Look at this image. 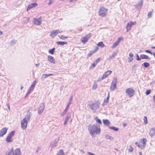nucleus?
<instances>
[{"label":"nucleus","mask_w":155,"mask_h":155,"mask_svg":"<svg viewBox=\"0 0 155 155\" xmlns=\"http://www.w3.org/2000/svg\"><path fill=\"white\" fill-rule=\"evenodd\" d=\"M125 92L127 96H128L130 97H131L134 94V90L132 88H129L126 89Z\"/></svg>","instance_id":"4"},{"label":"nucleus","mask_w":155,"mask_h":155,"mask_svg":"<svg viewBox=\"0 0 155 155\" xmlns=\"http://www.w3.org/2000/svg\"><path fill=\"white\" fill-rule=\"evenodd\" d=\"M109 128L116 131H118V129L117 128L114 127H110Z\"/></svg>","instance_id":"35"},{"label":"nucleus","mask_w":155,"mask_h":155,"mask_svg":"<svg viewBox=\"0 0 155 155\" xmlns=\"http://www.w3.org/2000/svg\"><path fill=\"white\" fill-rule=\"evenodd\" d=\"M96 51L97 50H95L93 51H91L89 54H88L87 57H90L94 53L96 52Z\"/></svg>","instance_id":"29"},{"label":"nucleus","mask_w":155,"mask_h":155,"mask_svg":"<svg viewBox=\"0 0 155 155\" xmlns=\"http://www.w3.org/2000/svg\"><path fill=\"white\" fill-rule=\"evenodd\" d=\"M36 81H34L33 83L31 85L28 91V92L26 95L25 97L28 96L29 95V94L31 93V91L33 90L34 88L35 87V86L36 84Z\"/></svg>","instance_id":"10"},{"label":"nucleus","mask_w":155,"mask_h":155,"mask_svg":"<svg viewBox=\"0 0 155 155\" xmlns=\"http://www.w3.org/2000/svg\"><path fill=\"white\" fill-rule=\"evenodd\" d=\"M91 33H89L88 34H87L84 37L82 38L81 39V42L83 44L86 43L88 39L91 36Z\"/></svg>","instance_id":"7"},{"label":"nucleus","mask_w":155,"mask_h":155,"mask_svg":"<svg viewBox=\"0 0 155 155\" xmlns=\"http://www.w3.org/2000/svg\"><path fill=\"white\" fill-rule=\"evenodd\" d=\"M13 149L12 148L10 150L8 151V153H6V155H12L13 154Z\"/></svg>","instance_id":"31"},{"label":"nucleus","mask_w":155,"mask_h":155,"mask_svg":"<svg viewBox=\"0 0 155 155\" xmlns=\"http://www.w3.org/2000/svg\"><path fill=\"white\" fill-rule=\"evenodd\" d=\"M37 5V4L36 3H32L29 4L27 8V10H28V9H31L33 7H35Z\"/></svg>","instance_id":"19"},{"label":"nucleus","mask_w":155,"mask_h":155,"mask_svg":"<svg viewBox=\"0 0 155 155\" xmlns=\"http://www.w3.org/2000/svg\"><path fill=\"white\" fill-rule=\"evenodd\" d=\"M57 44L58 45H61L62 46L64 45V44H67V42H63V41H58L56 42Z\"/></svg>","instance_id":"26"},{"label":"nucleus","mask_w":155,"mask_h":155,"mask_svg":"<svg viewBox=\"0 0 155 155\" xmlns=\"http://www.w3.org/2000/svg\"><path fill=\"white\" fill-rule=\"evenodd\" d=\"M109 98V93H108V95L106 99H105L104 101V103L106 104L108 102V100Z\"/></svg>","instance_id":"33"},{"label":"nucleus","mask_w":155,"mask_h":155,"mask_svg":"<svg viewBox=\"0 0 155 155\" xmlns=\"http://www.w3.org/2000/svg\"><path fill=\"white\" fill-rule=\"evenodd\" d=\"M142 66H144V67H145L146 68H147L149 66L150 64L149 63L146 62H144L143 64H142Z\"/></svg>","instance_id":"34"},{"label":"nucleus","mask_w":155,"mask_h":155,"mask_svg":"<svg viewBox=\"0 0 155 155\" xmlns=\"http://www.w3.org/2000/svg\"><path fill=\"white\" fill-rule=\"evenodd\" d=\"M136 23V22L135 21H130L128 23L126 26V28L127 29V32H128L130 30L132 26L133 25H135Z\"/></svg>","instance_id":"9"},{"label":"nucleus","mask_w":155,"mask_h":155,"mask_svg":"<svg viewBox=\"0 0 155 155\" xmlns=\"http://www.w3.org/2000/svg\"><path fill=\"white\" fill-rule=\"evenodd\" d=\"M143 5V1L141 0L138 4L135 5L137 9H140Z\"/></svg>","instance_id":"20"},{"label":"nucleus","mask_w":155,"mask_h":155,"mask_svg":"<svg viewBox=\"0 0 155 155\" xmlns=\"http://www.w3.org/2000/svg\"><path fill=\"white\" fill-rule=\"evenodd\" d=\"M53 74H43L41 77V79L42 80H44L47 77L51 75H52Z\"/></svg>","instance_id":"21"},{"label":"nucleus","mask_w":155,"mask_h":155,"mask_svg":"<svg viewBox=\"0 0 155 155\" xmlns=\"http://www.w3.org/2000/svg\"><path fill=\"white\" fill-rule=\"evenodd\" d=\"M45 105L44 103H42L40 104L38 110V113L41 114L43 112L45 109Z\"/></svg>","instance_id":"11"},{"label":"nucleus","mask_w":155,"mask_h":155,"mask_svg":"<svg viewBox=\"0 0 155 155\" xmlns=\"http://www.w3.org/2000/svg\"><path fill=\"white\" fill-rule=\"evenodd\" d=\"M87 153L88 155H95L94 153H91L90 152H88Z\"/></svg>","instance_id":"62"},{"label":"nucleus","mask_w":155,"mask_h":155,"mask_svg":"<svg viewBox=\"0 0 155 155\" xmlns=\"http://www.w3.org/2000/svg\"><path fill=\"white\" fill-rule=\"evenodd\" d=\"M57 155H64V153L62 149H61L58 152Z\"/></svg>","instance_id":"30"},{"label":"nucleus","mask_w":155,"mask_h":155,"mask_svg":"<svg viewBox=\"0 0 155 155\" xmlns=\"http://www.w3.org/2000/svg\"><path fill=\"white\" fill-rule=\"evenodd\" d=\"M105 137L107 139H109L110 140H114V138L108 135H106L105 136Z\"/></svg>","instance_id":"32"},{"label":"nucleus","mask_w":155,"mask_h":155,"mask_svg":"<svg viewBox=\"0 0 155 155\" xmlns=\"http://www.w3.org/2000/svg\"><path fill=\"white\" fill-rule=\"evenodd\" d=\"M145 51L146 52L149 53V54H150L151 55H152L153 53L152 52H151L150 50H145Z\"/></svg>","instance_id":"55"},{"label":"nucleus","mask_w":155,"mask_h":155,"mask_svg":"<svg viewBox=\"0 0 155 155\" xmlns=\"http://www.w3.org/2000/svg\"><path fill=\"white\" fill-rule=\"evenodd\" d=\"M11 138H12L11 137L8 136L6 140V141L8 142H12V141L11 140Z\"/></svg>","instance_id":"39"},{"label":"nucleus","mask_w":155,"mask_h":155,"mask_svg":"<svg viewBox=\"0 0 155 155\" xmlns=\"http://www.w3.org/2000/svg\"><path fill=\"white\" fill-rule=\"evenodd\" d=\"M151 90H147L146 91V95H148L150 94L151 92Z\"/></svg>","instance_id":"48"},{"label":"nucleus","mask_w":155,"mask_h":155,"mask_svg":"<svg viewBox=\"0 0 155 155\" xmlns=\"http://www.w3.org/2000/svg\"><path fill=\"white\" fill-rule=\"evenodd\" d=\"M107 10H99V14L100 16L102 17H105L107 13Z\"/></svg>","instance_id":"14"},{"label":"nucleus","mask_w":155,"mask_h":155,"mask_svg":"<svg viewBox=\"0 0 155 155\" xmlns=\"http://www.w3.org/2000/svg\"><path fill=\"white\" fill-rule=\"evenodd\" d=\"M153 11H150L148 14L147 16L148 18H150L151 17L152 15Z\"/></svg>","instance_id":"44"},{"label":"nucleus","mask_w":155,"mask_h":155,"mask_svg":"<svg viewBox=\"0 0 155 155\" xmlns=\"http://www.w3.org/2000/svg\"><path fill=\"white\" fill-rule=\"evenodd\" d=\"M140 57L142 59H150V58H149L145 54H141L140 55Z\"/></svg>","instance_id":"23"},{"label":"nucleus","mask_w":155,"mask_h":155,"mask_svg":"<svg viewBox=\"0 0 155 155\" xmlns=\"http://www.w3.org/2000/svg\"><path fill=\"white\" fill-rule=\"evenodd\" d=\"M31 116V113L28 111L25 117L21 120V127L23 130H25L26 128L28 122Z\"/></svg>","instance_id":"2"},{"label":"nucleus","mask_w":155,"mask_h":155,"mask_svg":"<svg viewBox=\"0 0 155 155\" xmlns=\"http://www.w3.org/2000/svg\"><path fill=\"white\" fill-rule=\"evenodd\" d=\"M60 38L62 39V40H64L65 39H67L68 38V37H66L63 35H61L60 37H59Z\"/></svg>","instance_id":"45"},{"label":"nucleus","mask_w":155,"mask_h":155,"mask_svg":"<svg viewBox=\"0 0 155 155\" xmlns=\"http://www.w3.org/2000/svg\"><path fill=\"white\" fill-rule=\"evenodd\" d=\"M90 108H91L94 112L95 110L99 108V104L98 103L96 102L95 103L92 104V105H89Z\"/></svg>","instance_id":"6"},{"label":"nucleus","mask_w":155,"mask_h":155,"mask_svg":"<svg viewBox=\"0 0 155 155\" xmlns=\"http://www.w3.org/2000/svg\"><path fill=\"white\" fill-rule=\"evenodd\" d=\"M143 120H144V123L145 124H147L148 121L147 120V118L146 117L144 116Z\"/></svg>","instance_id":"43"},{"label":"nucleus","mask_w":155,"mask_h":155,"mask_svg":"<svg viewBox=\"0 0 155 155\" xmlns=\"http://www.w3.org/2000/svg\"><path fill=\"white\" fill-rule=\"evenodd\" d=\"M96 64L94 62L91 65V66L92 67V68H94L96 66Z\"/></svg>","instance_id":"57"},{"label":"nucleus","mask_w":155,"mask_h":155,"mask_svg":"<svg viewBox=\"0 0 155 155\" xmlns=\"http://www.w3.org/2000/svg\"><path fill=\"white\" fill-rule=\"evenodd\" d=\"M117 52H116V51H114L112 54L111 56H110L109 58V59H111V58H114L115 56L117 55Z\"/></svg>","instance_id":"28"},{"label":"nucleus","mask_w":155,"mask_h":155,"mask_svg":"<svg viewBox=\"0 0 155 155\" xmlns=\"http://www.w3.org/2000/svg\"><path fill=\"white\" fill-rule=\"evenodd\" d=\"M133 60V58H128V62H131Z\"/></svg>","instance_id":"54"},{"label":"nucleus","mask_w":155,"mask_h":155,"mask_svg":"<svg viewBox=\"0 0 155 155\" xmlns=\"http://www.w3.org/2000/svg\"><path fill=\"white\" fill-rule=\"evenodd\" d=\"M137 59L136 60L137 61H140L141 60V58H140L138 55L137 54H136Z\"/></svg>","instance_id":"51"},{"label":"nucleus","mask_w":155,"mask_h":155,"mask_svg":"<svg viewBox=\"0 0 155 155\" xmlns=\"http://www.w3.org/2000/svg\"><path fill=\"white\" fill-rule=\"evenodd\" d=\"M100 60H101V58H99L98 59H97V60H96L94 61V62H95V64H97L98 62H99L100 61Z\"/></svg>","instance_id":"50"},{"label":"nucleus","mask_w":155,"mask_h":155,"mask_svg":"<svg viewBox=\"0 0 155 155\" xmlns=\"http://www.w3.org/2000/svg\"><path fill=\"white\" fill-rule=\"evenodd\" d=\"M41 17H40L38 18H34L33 22V23H34L35 25H41Z\"/></svg>","instance_id":"8"},{"label":"nucleus","mask_w":155,"mask_h":155,"mask_svg":"<svg viewBox=\"0 0 155 155\" xmlns=\"http://www.w3.org/2000/svg\"><path fill=\"white\" fill-rule=\"evenodd\" d=\"M55 49V48H52V49H50L49 50V53L51 54H53Z\"/></svg>","instance_id":"37"},{"label":"nucleus","mask_w":155,"mask_h":155,"mask_svg":"<svg viewBox=\"0 0 155 155\" xmlns=\"http://www.w3.org/2000/svg\"><path fill=\"white\" fill-rule=\"evenodd\" d=\"M129 56L130 58H132L133 57L134 54L131 53H130L129 54Z\"/></svg>","instance_id":"59"},{"label":"nucleus","mask_w":155,"mask_h":155,"mask_svg":"<svg viewBox=\"0 0 155 155\" xmlns=\"http://www.w3.org/2000/svg\"><path fill=\"white\" fill-rule=\"evenodd\" d=\"M8 128L6 127L2 128L0 131V137H3L7 133Z\"/></svg>","instance_id":"12"},{"label":"nucleus","mask_w":155,"mask_h":155,"mask_svg":"<svg viewBox=\"0 0 155 155\" xmlns=\"http://www.w3.org/2000/svg\"><path fill=\"white\" fill-rule=\"evenodd\" d=\"M108 75L105 72L102 78V79H103L107 77Z\"/></svg>","instance_id":"47"},{"label":"nucleus","mask_w":155,"mask_h":155,"mask_svg":"<svg viewBox=\"0 0 155 155\" xmlns=\"http://www.w3.org/2000/svg\"><path fill=\"white\" fill-rule=\"evenodd\" d=\"M149 134L151 138L155 135V129L154 128H152L150 129Z\"/></svg>","instance_id":"16"},{"label":"nucleus","mask_w":155,"mask_h":155,"mask_svg":"<svg viewBox=\"0 0 155 155\" xmlns=\"http://www.w3.org/2000/svg\"><path fill=\"white\" fill-rule=\"evenodd\" d=\"M88 130L89 134L93 137H95V134H99L101 133L100 126L97 124H89L88 127Z\"/></svg>","instance_id":"1"},{"label":"nucleus","mask_w":155,"mask_h":155,"mask_svg":"<svg viewBox=\"0 0 155 155\" xmlns=\"http://www.w3.org/2000/svg\"><path fill=\"white\" fill-rule=\"evenodd\" d=\"M95 120L96 121V122L100 124H102V122L100 119H98L97 117H95L94 118Z\"/></svg>","instance_id":"25"},{"label":"nucleus","mask_w":155,"mask_h":155,"mask_svg":"<svg viewBox=\"0 0 155 155\" xmlns=\"http://www.w3.org/2000/svg\"><path fill=\"white\" fill-rule=\"evenodd\" d=\"M99 10H107V9H105L103 7H101L100 8Z\"/></svg>","instance_id":"61"},{"label":"nucleus","mask_w":155,"mask_h":155,"mask_svg":"<svg viewBox=\"0 0 155 155\" xmlns=\"http://www.w3.org/2000/svg\"><path fill=\"white\" fill-rule=\"evenodd\" d=\"M67 112L66 111H65L64 110L63 112H62L61 114V116H64V115Z\"/></svg>","instance_id":"56"},{"label":"nucleus","mask_w":155,"mask_h":155,"mask_svg":"<svg viewBox=\"0 0 155 155\" xmlns=\"http://www.w3.org/2000/svg\"><path fill=\"white\" fill-rule=\"evenodd\" d=\"M136 145L139 148H140V149H142L144 148V146H143V145H141L139 144V143L137 142L135 143Z\"/></svg>","instance_id":"27"},{"label":"nucleus","mask_w":155,"mask_h":155,"mask_svg":"<svg viewBox=\"0 0 155 155\" xmlns=\"http://www.w3.org/2000/svg\"><path fill=\"white\" fill-rule=\"evenodd\" d=\"M122 38L120 37L117 39L116 41L114 43L112 46V48H115L119 44L120 41L122 40Z\"/></svg>","instance_id":"15"},{"label":"nucleus","mask_w":155,"mask_h":155,"mask_svg":"<svg viewBox=\"0 0 155 155\" xmlns=\"http://www.w3.org/2000/svg\"><path fill=\"white\" fill-rule=\"evenodd\" d=\"M59 137H58L57 139H55L54 141L52 142L51 144V146L52 147H54L56 146L58 142L59 141Z\"/></svg>","instance_id":"17"},{"label":"nucleus","mask_w":155,"mask_h":155,"mask_svg":"<svg viewBox=\"0 0 155 155\" xmlns=\"http://www.w3.org/2000/svg\"><path fill=\"white\" fill-rule=\"evenodd\" d=\"M62 32V31H61L59 29L54 30L51 32L50 36L52 38H54L58 34Z\"/></svg>","instance_id":"5"},{"label":"nucleus","mask_w":155,"mask_h":155,"mask_svg":"<svg viewBox=\"0 0 155 155\" xmlns=\"http://www.w3.org/2000/svg\"><path fill=\"white\" fill-rule=\"evenodd\" d=\"M15 132L14 131H13L11 132L8 135L9 137H11V138L14 135V134H15Z\"/></svg>","instance_id":"42"},{"label":"nucleus","mask_w":155,"mask_h":155,"mask_svg":"<svg viewBox=\"0 0 155 155\" xmlns=\"http://www.w3.org/2000/svg\"><path fill=\"white\" fill-rule=\"evenodd\" d=\"M17 41L16 40H13L10 42V43L12 45H14L16 43Z\"/></svg>","instance_id":"46"},{"label":"nucleus","mask_w":155,"mask_h":155,"mask_svg":"<svg viewBox=\"0 0 155 155\" xmlns=\"http://www.w3.org/2000/svg\"><path fill=\"white\" fill-rule=\"evenodd\" d=\"M41 149V148L40 147H38L37 148V150H36V152L38 153V151L39 150Z\"/></svg>","instance_id":"60"},{"label":"nucleus","mask_w":155,"mask_h":155,"mask_svg":"<svg viewBox=\"0 0 155 155\" xmlns=\"http://www.w3.org/2000/svg\"><path fill=\"white\" fill-rule=\"evenodd\" d=\"M23 21L25 23H27L29 21V18L24 17L23 19Z\"/></svg>","instance_id":"40"},{"label":"nucleus","mask_w":155,"mask_h":155,"mask_svg":"<svg viewBox=\"0 0 155 155\" xmlns=\"http://www.w3.org/2000/svg\"><path fill=\"white\" fill-rule=\"evenodd\" d=\"M13 155H21L20 150L19 148H17L13 152Z\"/></svg>","instance_id":"18"},{"label":"nucleus","mask_w":155,"mask_h":155,"mask_svg":"<svg viewBox=\"0 0 155 155\" xmlns=\"http://www.w3.org/2000/svg\"><path fill=\"white\" fill-rule=\"evenodd\" d=\"M48 61L51 63H54V58L52 56L50 55L48 56Z\"/></svg>","instance_id":"24"},{"label":"nucleus","mask_w":155,"mask_h":155,"mask_svg":"<svg viewBox=\"0 0 155 155\" xmlns=\"http://www.w3.org/2000/svg\"><path fill=\"white\" fill-rule=\"evenodd\" d=\"M52 3V0H50L49 3H48L49 5H51Z\"/></svg>","instance_id":"64"},{"label":"nucleus","mask_w":155,"mask_h":155,"mask_svg":"<svg viewBox=\"0 0 155 155\" xmlns=\"http://www.w3.org/2000/svg\"><path fill=\"white\" fill-rule=\"evenodd\" d=\"M137 66V65L136 64H134L133 65V66L132 67V68H133V70H136V69L135 68H136Z\"/></svg>","instance_id":"58"},{"label":"nucleus","mask_w":155,"mask_h":155,"mask_svg":"<svg viewBox=\"0 0 155 155\" xmlns=\"http://www.w3.org/2000/svg\"><path fill=\"white\" fill-rule=\"evenodd\" d=\"M112 72V71H110L108 70L107 71H106L105 73L107 74L108 75L110 74Z\"/></svg>","instance_id":"52"},{"label":"nucleus","mask_w":155,"mask_h":155,"mask_svg":"<svg viewBox=\"0 0 155 155\" xmlns=\"http://www.w3.org/2000/svg\"><path fill=\"white\" fill-rule=\"evenodd\" d=\"M98 46L101 47H103L104 46V44L102 42H100L98 43L97 44Z\"/></svg>","instance_id":"38"},{"label":"nucleus","mask_w":155,"mask_h":155,"mask_svg":"<svg viewBox=\"0 0 155 155\" xmlns=\"http://www.w3.org/2000/svg\"><path fill=\"white\" fill-rule=\"evenodd\" d=\"M72 100H73V96H72L70 98V100H69V102L68 103L69 104H72Z\"/></svg>","instance_id":"49"},{"label":"nucleus","mask_w":155,"mask_h":155,"mask_svg":"<svg viewBox=\"0 0 155 155\" xmlns=\"http://www.w3.org/2000/svg\"><path fill=\"white\" fill-rule=\"evenodd\" d=\"M112 72V71H110L108 70L107 71H106L105 73L107 74L108 75L110 74Z\"/></svg>","instance_id":"53"},{"label":"nucleus","mask_w":155,"mask_h":155,"mask_svg":"<svg viewBox=\"0 0 155 155\" xmlns=\"http://www.w3.org/2000/svg\"><path fill=\"white\" fill-rule=\"evenodd\" d=\"M117 82V78L115 77L114 78L110 87V90L111 91L114 90L116 88V85Z\"/></svg>","instance_id":"3"},{"label":"nucleus","mask_w":155,"mask_h":155,"mask_svg":"<svg viewBox=\"0 0 155 155\" xmlns=\"http://www.w3.org/2000/svg\"><path fill=\"white\" fill-rule=\"evenodd\" d=\"M143 143L142 145L144 147H145V145H146V142L147 141V140L146 138H143L142 139Z\"/></svg>","instance_id":"36"},{"label":"nucleus","mask_w":155,"mask_h":155,"mask_svg":"<svg viewBox=\"0 0 155 155\" xmlns=\"http://www.w3.org/2000/svg\"><path fill=\"white\" fill-rule=\"evenodd\" d=\"M71 113L70 112H68L66 117V118L64 122V124L65 125L66 124L68 121L69 120V119L71 118Z\"/></svg>","instance_id":"13"},{"label":"nucleus","mask_w":155,"mask_h":155,"mask_svg":"<svg viewBox=\"0 0 155 155\" xmlns=\"http://www.w3.org/2000/svg\"><path fill=\"white\" fill-rule=\"evenodd\" d=\"M97 84L95 82L94 83V84H93V87H92V88L93 89L95 90V89H96L97 88Z\"/></svg>","instance_id":"41"},{"label":"nucleus","mask_w":155,"mask_h":155,"mask_svg":"<svg viewBox=\"0 0 155 155\" xmlns=\"http://www.w3.org/2000/svg\"><path fill=\"white\" fill-rule=\"evenodd\" d=\"M103 121L104 124L107 126H108L110 124L109 120L107 119L103 120Z\"/></svg>","instance_id":"22"},{"label":"nucleus","mask_w":155,"mask_h":155,"mask_svg":"<svg viewBox=\"0 0 155 155\" xmlns=\"http://www.w3.org/2000/svg\"><path fill=\"white\" fill-rule=\"evenodd\" d=\"M130 147H131V149H129V151L130 152H132V151H133V148H132V147H131L130 146Z\"/></svg>","instance_id":"63"}]
</instances>
